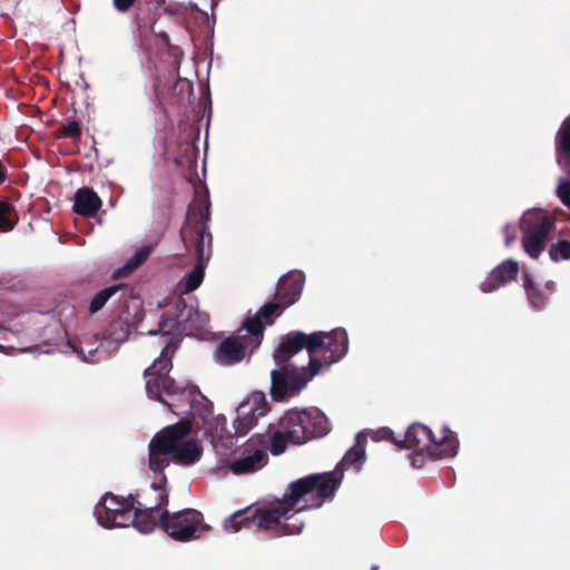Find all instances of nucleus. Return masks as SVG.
Wrapping results in <instances>:
<instances>
[{
	"mask_svg": "<svg viewBox=\"0 0 570 570\" xmlns=\"http://www.w3.org/2000/svg\"><path fill=\"white\" fill-rule=\"evenodd\" d=\"M308 334L292 331L282 337L273 353L277 365L271 372V396L276 402L299 394L306 384L321 371V361L309 357L308 366L297 367L291 358L303 348L308 351Z\"/></svg>",
	"mask_w": 570,
	"mask_h": 570,
	"instance_id": "obj_1",
	"label": "nucleus"
},
{
	"mask_svg": "<svg viewBox=\"0 0 570 570\" xmlns=\"http://www.w3.org/2000/svg\"><path fill=\"white\" fill-rule=\"evenodd\" d=\"M210 220V199L207 187L196 191L195 199L188 206L184 225L179 235L187 250L195 246L197 264L186 276L185 292H194L203 283L205 267L212 255V234L208 223Z\"/></svg>",
	"mask_w": 570,
	"mask_h": 570,
	"instance_id": "obj_2",
	"label": "nucleus"
},
{
	"mask_svg": "<svg viewBox=\"0 0 570 570\" xmlns=\"http://www.w3.org/2000/svg\"><path fill=\"white\" fill-rule=\"evenodd\" d=\"M191 422L183 419L157 432L148 445V465L154 472L163 473L174 462L189 466L203 455L202 442L197 439L185 440L191 432Z\"/></svg>",
	"mask_w": 570,
	"mask_h": 570,
	"instance_id": "obj_3",
	"label": "nucleus"
},
{
	"mask_svg": "<svg viewBox=\"0 0 570 570\" xmlns=\"http://www.w3.org/2000/svg\"><path fill=\"white\" fill-rule=\"evenodd\" d=\"M328 432V420L318 409H292L279 417L277 424L268 425L269 450L273 455H281L288 443L302 445L312 439L323 438Z\"/></svg>",
	"mask_w": 570,
	"mask_h": 570,
	"instance_id": "obj_4",
	"label": "nucleus"
},
{
	"mask_svg": "<svg viewBox=\"0 0 570 570\" xmlns=\"http://www.w3.org/2000/svg\"><path fill=\"white\" fill-rule=\"evenodd\" d=\"M296 508L289 500L285 491L282 499L275 502L263 503L253 509L246 508L238 510L224 520V528L230 532H237L242 529H252L253 527L271 532L275 537L299 534L304 528L303 523H289L294 514L289 512Z\"/></svg>",
	"mask_w": 570,
	"mask_h": 570,
	"instance_id": "obj_5",
	"label": "nucleus"
},
{
	"mask_svg": "<svg viewBox=\"0 0 570 570\" xmlns=\"http://www.w3.org/2000/svg\"><path fill=\"white\" fill-rule=\"evenodd\" d=\"M342 483V474L337 471L312 473L291 482L286 489L289 500L298 505V511L318 509L325 501L332 500Z\"/></svg>",
	"mask_w": 570,
	"mask_h": 570,
	"instance_id": "obj_6",
	"label": "nucleus"
},
{
	"mask_svg": "<svg viewBox=\"0 0 570 570\" xmlns=\"http://www.w3.org/2000/svg\"><path fill=\"white\" fill-rule=\"evenodd\" d=\"M399 449H409L417 453H426L431 459L451 458L458 453L459 441L446 426L436 438L426 425L413 423L405 432L404 439L396 443Z\"/></svg>",
	"mask_w": 570,
	"mask_h": 570,
	"instance_id": "obj_7",
	"label": "nucleus"
},
{
	"mask_svg": "<svg viewBox=\"0 0 570 570\" xmlns=\"http://www.w3.org/2000/svg\"><path fill=\"white\" fill-rule=\"evenodd\" d=\"M263 326L257 320H245L235 334L224 338L213 353L214 361L223 366L240 363L261 345Z\"/></svg>",
	"mask_w": 570,
	"mask_h": 570,
	"instance_id": "obj_8",
	"label": "nucleus"
},
{
	"mask_svg": "<svg viewBox=\"0 0 570 570\" xmlns=\"http://www.w3.org/2000/svg\"><path fill=\"white\" fill-rule=\"evenodd\" d=\"M176 351L177 344L168 341L165 346L161 347L159 357L144 371L146 392L149 399L160 403H167L161 396L163 393L173 399L185 387L169 376L173 368V356Z\"/></svg>",
	"mask_w": 570,
	"mask_h": 570,
	"instance_id": "obj_9",
	"label": "nucleus"
},
{
	"mask_svg": "<svg viewBox=\"0 0 570 570\" xmlns=\"http://www.w3.org/2000/svg\"><path fill=\"white\" fill-rule=\"evenodd\" d=\"M159 521L161 529L179 542L198 539L203 532L210 530V527L204 522L202 512L196 509H184L174 513L163 509Z\"/></svg>",
	"mask_w": 570,
	"mask_h": 570,
	"instance_id": "obj_10",
	"label": "nucleus"
},
{
	"mask_svg": "<svg viewBox=\"0 0 570 570\" xmlns=\"http://www.w3.org/2000/svg\"><path fill=\"white\" fill-rule=\"evenodd\" d=\"M195 316H198V311L191 305H187L184 298H177L161 315L159 322V330L161 332L159 343L165 346V344L170 341L178 345L177 337L179 335L196 328L194 324Z\"/></svg>",
	"mask_w": 570,
	"mask_h": 570,
	"instance_id": "obj_11",
	"label": "nucleus"
},
{
	"mask_svg": "<svg viewBox=\"0 0 570 570\" xmlns=\"http://www.w3.org/2000/svg\"><path fill=\"white\" fill-rule=\"evenodd\" d=\"M552 228L553 222L546 213L529 212L523 216L521 220L522 246L531 258L537 259L544 250L548 235Z\"/></svg>",
	"mask_w": 570,
	"mask_h": 570,
	"instance_id": "obj_12",
	"label": "nucleus"
},
{
	"mask_svg": "<svg viewBox=\"0 0 570 570\" xmlns=\"http://www.w3.org/2000/svg\"><path fill=\"white\" fill-rule=\"evenodd\" d=\"M135 503L130 494L128 497L116 495L107 492L98 502L95 514L104 528L129 527Z\"/></svg>",
	"mask_w": 570,
	"mask_h": 570,
	"instance_id": "obj_13",
	"label": "nucleus"
},
{
	"mask_svg": "<svg viewBox=\"0 0 570 570\" xmlns=\"http://www.w3.org/2000/svg\"><path fill=\"white\" fill-rule=\"evenodd\" d=\"M269 411L264 393L255 392L252 396L237 407V417L234 421L235 433L244 436L256 424L259 417L265 416Z\"/></svg>",
	"mask_w": 570,
	"mask_h": 570,
	"instance_id": "obj_14",
	"label": "nucleus"
},
{
	"mask_svg": "<svg viewBox=\"0 0 570 570\" xmlns=\"http://www.w3.org/2000/svg\"><path fill=\"white\" fill-rule=\"evenodd\" d=\"M167 478L165 472L160 473V480L151 482L146 489L130 493L135 507L144 508V511H161L167 509L169 497L165 488Z\"/></svg>",
	"mask_w": 570,
	"mask_h": 570,
	"instance_id": "obj_15",
	"label": "nucleus"
},
{
	"mask_svg": "<svg viewBox=\"0 0 570 570\" xmlns=\"http://www.w3.org/2000/svg\"><path fill=\"white\" fill-rule=\"evenodd\" d=\"M519 273V265L513 259H505L498 265L481 284V291L492 293L514 281Z\"/></svg>",
	"mask_w": 570,
	"mask_h": 570,
	"instance_id": "obj_16",
	"label": "nucleus"
},
{
	"mask_svg": "<svg viewBox=\"0 0 570 570\" xmlns=\"http://www.w3.org/2000/svg\"><path fill=\"white\" fill-rule=\"evenodd\" d=\"M205 424L208 425L205 430V438L217 452L220 450L227 451L234 446V436L227 430V420L225 416H213Z\"/></svg>",
	"mask_w": 570,
	"mask_h": 570,
	"instance_id": "obj_17",
	"label": "nucleus"
},
{
	"mask_svg": "<svg viewBox=\"0 0 570 570\" xmlns=\"http://www.w3.org/2000/svg\"><path fill=\"white\" fill-rule=\"evenodd\" d=\"M303 289V282L298 276L284 275L279 278L276 287L275 299L279 302L283 307L287 308L301 297Z\"/></svg>",
	"mask_w": 570,
	"mask_h": 570,
	"instance_id": "obj_18",
	"label": "nucleus"
},
{
	"mask_svg": "<svg viewBox=\"0 0 570 570\" xmlns=\"http://www.w3.org/2000/svg\"><path fill=\"white\" fill-rule=\"evenodd\" d=\"M268 461V455L262 449L245 450L242 458L234 460L229 469L234 474L254 473L262 469Z\"/></svg>",
	"mask_w": 570,
	"mask_h": 570,
	"instance_id": "obj_19",
	"label": "nucleus"
},
{
	"mask_svg": "<svg viewBox=\"0 0 570 570\" xmlns=\"http://www.w3.org/2000/svg\"><path fill=\"white\" fill-rule=\"evenodd\" d=\"M73 212L82 217H94L102 206V200L98 194L89 188H79L73 198Z\"/></svg>",
	"mask_w": 570,
	"mask_h": 570,
	"instance_id": "obj_20",
	"label": "nucleus"
},
{
	"mask_svg": "<svg viewBox=\"0 0 570 570\" xmlns=\"http://www.w3.org/2000/svg\"><path fill=\"white\" fill-rule=\"evenodd\" d=\"M557 163L570 177V115L562 121L556 135Z\"/></svg>",
	"mask_w": 570,
	"mask_h": 570,
	"instance_id": "obj_21",
	"label": "nucleus"
},
{
	"mask_svg": "<svg viewBox=\"0 0 570 570\" xmlns=\"http://www.w3.org/2000/svg\"><path fill=\"white\" fill-rule=\"evenodd\" d=\"M348 350L347 333L343 328L331 331L330 353L324 357V364L331 365L338 362Z\"/></svg>",
	"mask_w": 570,
	"mask_h": 570,
	"instance_id": "obj_22",
	"label": "nucleus"
},
{
	"mask_svg": "<svg viewBox=\"0 0 570 570\" xmlns=\"http://www.w3.org/2000/svg\"><path fill=\"white\" fill-rule=\"evenodd\" d=\"M160 513L161 511H144V508L134 507L130 518L134 519L131 525L141 533H150L158 524L160 525Z\"/></svg>",
	"mask_w": 570,
	"mask_h": 570,
	"instance_id": "obj_23",
	"label": "nucleus"
},
{
	"mask_svg": "<svg viewBox=\"0 0 570 570\" xmlns=\"http://www.w3.org/2000/svg\"><path fill=\"white\" fill-rule=\"evenodd\" d=\"M197 387L198 386L196 385L187 384L186 387H184L171 399V401H167L165 404L177 416L188 415V413L193 410L190 403L194 400V392L197 390Z\"/></svg>",
	"mask_w": 570,
	"mask_h": 570,
	"instance_id": "obj_24",
	"label": "nucleus"
},
{
	"mask_svg": "<svg viewBox=\"0 0 570 570\" xmlns=\"http://www.w3.org/2000/svg\"><path fill=\"white\" fill-rule=\"evenodd\" d=\"M153 252L151 245H145L142 247H139L124 264V266L117 268L112 273L114 278H121L129 274H131L134 271H136L138 267H140L149 257V255Z\"/></svg>",
	"mask_w": 570,
	"mask_h": 570,
	"instance_id": "obj_25",
	"label": "nucleus"
},
{
	"mask_svg": "<svg viewBox=\"0 0 570 570\" xmlns=\"http://www.w3.org/2000/svg\"><path fill=\"white\" fill-rule=\"evenodd\" d=\"M361 434L357 435L356 442L357 444L353 448H351L343 459L338 462L336 469L334 471H337L340 474L343 475V471L348 468H353L356 472H358L365 461V450L360 444Z\"/></svg>",
	"mask_w": 570,
	"mask_h": 570,
	"instance_id": "obj_26",
	"label": "nucleus"
},
{
	"mask_svg": "<svg viewBox=\"0 0 570 570\" xmlns=\"http://www.w3.org/2000/svg\"><path fill=\"white\" fill-rule=\"evenodd\" d=\"M308 341L309 357H317L322 366L325 355L330 353L331 332H314L308 334Z\"/></svg>",
	"mask_w": 570,
	"mask_h": 570,
	"instance_id": "obj_27",
	"label": "nucleus"
},
{
	"mask_svg": "<svg viewBox=\"0 0 570 570\" xmlns=\"http://www.w3.org/2000/svg\"><path fill=\"white\" fill-rule=\"evenodd\" d=\"M194 393V400L190 403L193 410L188 415L199 417L207 423L213 417V403L200 392L199 387Z\"/></svg>",
	"mask_w": 570,
	"mask_h": 570,
	"instance_id": "obj_28",
	"label": "nucleus"
},
{
	"mask_svg": "<svg viewBox=\"0 0 570 570\" xmlns=\"http://www.w3.org/2000/svg\"><path fill=\"white\" fill-rule=\"evenodd\" d=\"M284 309L285 307H283V305L275 299L274 302L266 303L263 307L259 308L256 315L248 316L246 320H257L262 324L264 332L265 326L272 325L274 320L279 316Z\"/></svg>",
	"mask_w": 570,
	"mask_h": 570,
	"instance_id": "obj_29",
	"label": "nucleus"
},
{
	"mask_svg": "<svg viewBox=\"0 0 570 570\" xmlns=\"http://www.w3.org/2000/svg\"><path fill=\"white\" fill-rule=\"evenodd\" d=\"M126 291L127 285L125 284H116L99 291L90 302L89 312L91 314L99 312L114 295L119 292L125 293Z\"/></svg>",
	"mask_w": 570,
	"mask_h": 570,
	"instance_id": "obj_30",
	"label": "nucleus"
},
{
	"mask_svg": "<svg viewBox=\"0 0 570 570\" xmlns=\"http://www.w3.org/2000/svg\"><path fill=\"white\" fill-rule=\"evenodd\" d=\"M130 335L129 326L121 320L112 321L104 335V343L112 342L117 345L127 341Z\"/></svg>",
	"mask_w": 570,
	"mask_h": 570,
	"instance_id": "obj_31",
	"label": "nucleus"
},
{
	"mask_svg": "<svg viewBox=\"0 0 570 570\" xmlns=\"http://www.w3.org/2000/svg\"><path fill=\"white\" fill-rule=\"evenodd\" d=\"M18 223V215L11 204L0 200V232L12 230Z\"/></svg>",
	"mask_w": 570,
	"mask_h": 570,
	"instance_id": "obj_32",
	"label": "nucleus"
},
{
	"mask_svg": "<svg viewBox=\"0 0 570 570\" xmlns=\"http://www.w3.org/2000/svg\"><path fill=\"white\" fill-rule=\"evenodd\" d=\"M523 286H524V289H525V293H527V296H528V299L529 302L531 303V305L537 308V309H540L542 308L544 305H546V302H547V297L544 296V294L534 285L532 278L530 277L529 274H525L524 275V279H523Z\"/></svg>",
	"mask_w": 570,
	"mask_h": 570,
	"instance_id": "obj_33",
	"label": "nucleus"
},
{
	"mask_svg": "<svg viewBox=\"0 0 570 570\" xmlns=\"http://www.w3.org/2000/svg\"><path fill=\"white\" fill-rule=\"evenodd\" d=\"M86 342L81 341L79 344H73L72 345V348H73V352L77 353L82 361L85 362H88V363H96L98 361H100V352H99V347L104 346L105 343L101 342L99 346L97 347H83V344Z\"/></svg>",
	"mask_w": 570,
	"mask_h": 570,
	"instance_id": "obj_34",
	"label": "nucleus"
},
{
	"mask_svg": "<svg viewBox=\"0 0 570 570\" xmlns=\"http://www.w3.org/2000/svg\"><path fill=\"white\" fill-rule=\"evenodd\" d=\"M55 135L57 138H71L73 140H78L82 135V130L80 124L73 120L59 127Z\"/></svg>",
	"mask_w": 570,
	"mask_h": 570,
	"instance_id": "obj_35",
	"label": "nucleus"
},
{
	"mask_svg": "<svg viewBox=\"0 0 570 570\" xmlns=\"http://www.w3.org/2000/svg\"><path fill=\"white\" fill-rule=\"evenodd\" d=\"M549 256L553 262L570 259V242L563 239L557 244H552L549 248Z\"/></svg>",
	"mask_w": 570,
	"mask_h": 570,
	"instance_id": "obj_36",
	"label": "nucleus"
},
{
	"mask_svg": "<svg viewBox=\"0 0 570 570\" xmlns=\"http://www.w3.org/2000/svg\"><path fill=\"white\" fill-rule=\"evenodd\" d=\"M557 196L563 205L570 208V181L561 180L557 187Z\"/></svg>",
	"mask_w": 570,
	"mask_h": 570,
	"instance_id": "obj_37",
	"label": "nucleus"
},
{
	"mask_svg": "<svg viewBox=\"0 0 570 570\" xmlns=\"http://www.w3.org/2000/svg\"><path fill=\"white\" fill-rule=\"evenodd\" d=\"M373 439L377 440V441H380V440L392 441V442H394L395 445H396V443H400V441H397L394 438L393 431L389 428H382V429L377 430L376 432H374Z\"/></svg>",
	"mask_w": 570,
	"mask_h": 570,
	"instance_id": "obj_38",
	"label": "nucleus"
},
{
	"mask_svg": "<svg viewBox=\"0 0 570 570\" xmlns=\"http://www.w3.org/2000/svg\"><path fill=\"white\" fill-rule=\"evenodd\" d=\"M137 0H112L114 8L120 13H127Z\"/></svg>",
	"mask_w": 570,
	"mask_h": 570,
	"instance_id": "obj_39",
	"label": "nucleus"
},
{
	"mask_svg": "<svg viewBox=\"0 0 570 570\" xmlns=\"http://www.w3.org/2000/svg\"><path fill=\"white\" fill-rule=\"evenodd\" d=\"M425 456H428L426 453H417L412 456V465L416 469H420L424 465Z\"/></svg>",
	"mask_w": 570,
	"mask_h": 570,
	"instance_id": "obj_40",
	"label": "nucleus"
},
{
	"mask_svg": "<svg viewBox=\"0 0 570 570\" xmlns=\"http://www.w3.org/2000/svg\"><path fill=\"white\" fill-rule=\"evenodd\" d=\"M301 507H302V505H299V504H298V505H296V508H295V510H294V511L289 512V514H294V519L289 520V523H296V524H297V523H303V524H304V522H303L302 520H299V519L296 517V515H297V513H299V512H301V511H298V509H299Z\"/></svg>",
	"mask_w": 570,
	"mask_h": 570,
	"instance_id": "obj_41",
	"label": "nucleus"
},
{
	"mask_svg": "<svg viewBox=\"0 0 570 570\" xmlns=\"http://www.w3.org/2000/svg\"><path fill=\"white\" fill-rule=\"evenodd\" d=\"M515 240V235L507 234L505 246L509 247Z\"/></svg>",
	"mask_w": 570,
	"mask_h": 570,
	"instance_id": "obj_42",
	"label": "nucleus"
},
{
	"mask_svg": "<svg viewBox=\"0 0 570 570\" xmlns=\"http://www.w3.org/2000/svg\"><path fill=\"white\" fill-rule=\"evenodd\" d=\"M546 286H547V288H549L550 291H553V289H554V287H556V284H554V282L549 281V282H547Z\"/></svg>",
	"mask_w": 570,
	"mask_h": 570,
	"instance_id": "obj_43",
	"label": "nucleus"
}]
</instances>
